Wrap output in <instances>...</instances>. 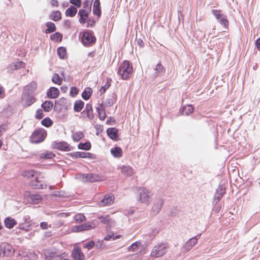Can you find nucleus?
<instances>
[{
	"label": "nucleus",
	"instance_id": "1",
	"mask_svg": "<svg viewBox=\"0 0 260 260\" xmlns=\"http://www.w3.org/2000/svg\"><path fill=\"white\" fill-rule=\"evenodd\" d=\"M133 73V67L128 60H124L119 66L117 71L118 75L123 80H127Z\"/></svg>",
	"mask_w": 260,
	"mask_h": 260
},
{
	"label": "nucleus",
	"instance_id": "2",
	"mask_svg": "<svg viewBox=\"0 0 260 260\" xmlns=\"http://www.w3.org/2000/svg\"><path fill=\"white\" fill-rule=\"evenodd\" d=\"M79 38L83 45L85 46H89L96 42V38L93 35V32L91 30H86L81 32L79 35Z\"/></svg>",
	"mask_w": 260,
	"mask_h": 260
},
{
	"label": "nucleus",
	"instance_id": "3",
	"mask_svg": "<svg viewBox=\"0 0 260 260\" xmlns=\"http://www.w3.org/2000/svg\"><path fill=\"white\" fill-rule=\"evenodd\" d=\"M46 136L47 132L44 129H36L32 133L29 141L31 143L38 144L44 141Z\"/></svg>",
	"mask_w": 260,
	"mask_h": 260
},
{
	"label": "nucleus",
	"instance_id": "4",
	"mask_svg": "<svg viewBox=\"0 0 260 260\" xmlns=\"http://www.w3.org/2000/svg\"><path fill=\"white\" fill-rule=\"evenodd\" d=\"M168 246L167 244L161 243L154 247L151 251V255L154 257H159L162 256L166 252V249Z\"/></svg>",
	"mask_w": 260,
	"mask_h": 260
},
{
	"label": "nucleus",
	"instance_id": "5",
	"mask_svg": "<svg viewBox=\"0 0 260 260\" xmlns=\"http://www.w3.org/2000/svg\"><path fill=\"white\" fill-rule=\"evenodd\" d=\"M82 179L85 182H94L104 181L105 177L98 174H84L82 175Z\"/></svg>",
	"mask_w": 260,
	"mask_h": 260
},
{
	"label": "nucleus",
	"instance_id": "6",
	"mask_svg": "<svg viewBox=\"0 0 260 260\" xmlns=\"http://www.w3.org/2000/svg\"><path fill=\"white\" fill-rule=\"evenodd\" d=\"M52 148L61 151H70L73 149V147L67 142L62 141L59 142H54L52 143Z\"/></svg>",
	"mask_w": 260,
	"mask_h": 260
},
{
	"label": "nucleus",
	"instance_id": "7",
	"mask_svg": "<svg viewBox=\"0 0 260 260\" xmlns=\"http://www.w3.org/2000/svg\"><path fill=\"white\" fill-rule=\"evenodd\" d=\"M72 256L74 260H84L85 256L77 244L75 245L72 252Z\"/></svg>",
	"mask_w": 260,
	"mask_h": 260
},
{
	"label": "nucleus",
	"instance_id": "8",
	"mask_svg": "<svg viewBox=\"0 0 260 260\" xmlns=\"http://www.w3.org/2000/svg\"><path fill=\"white\" fill-rule=\"evenodd\" d=\"M95 226L96 224L94 223L88 222L73 227L72 231L74 232H79L83 231L89 230L90 229H94Z\"/></svg>",
	"mask_w": 260,
	"mask_h": 260
},
{
	"label": "nucleus",
	"instance_id": "9",
	"mask_svg": "<svg viewBox=\"0 0 260 260\" xmlns=\"http://www.w3.org/2000/svg\"><path fill=\"white\" fill-rule=\"evenodd\" d=\"M35 179L31 180L29 183V186L35 189H41L47 187V185L45 184L44 182L39 179L38 176L35 177Z\"/></svg>",
	"mask_w": 260,
	"mask_h": 260
},
{
	"label": "nucleus",
	"instance_id": "10",
	"mask_svg": "<svg viewBox=\"0 0 260 260\" xmlns=\"http://www.w3.org/2000/svg\"><path fill=\"white\" fill-rule=\"evenodd\" d=\"M114 201V197L113 194H106L104 198L99 203L101 207L109 206L112 204Z\"/></svg>",
	"mask_w": 260,
	"mask_h": 260
},
{
	"label": "nucleus",
	"instance_id": "11",
	"mask_svg": "<svg viewBox=\"0 0 260 260\" xmlns=\"http://www.w3.org/2000/svg\"><path fill=\"white\" fill-rule=\"evenodd\" d=\"M36 101V99L33 95H29L26 93L23 94L22 98V102L23 105L25 107L30 106Z\"/></svg>",
	"mask_w": 260,
	"mask_h": 260
},
{
	"label": "nucleus",
	"instance_id": "12",
	"mask_svg": "<svg viewBox=\"0 0 260 260\" xmlns=\"http://www.w3.org/2000/svg\"><path fill=\"white\" fill-rule=\"evenodd\" d=\"M1 248L4 255L7 256L12 255L14 251L11 245L7 243H3Z\"/></svg>",
	"mask_w": 260,
	"mask_h": 260
},
{
	"label": "nucleus",
	"instance_id": "13",
	"mask_svg": "<svg viewBox=\"0 0 260 260\" xmlns=\"http://www.w3.org/2000/svg\"><path fill=\"white\" fill-rule=\"evenodd\" d=\"M151 194L145 188H141L140 192V200L144 203H148Z\"/></svg>",
	"mask_w": 260,
	"mask_h": 260
},
{
	"label": "nucleus",
	"instance_id": "14",
	"mask_svg": "<svg viewBox=\"0 0 260 260\" xmlns=\"http://www.w3.org/2000/svg\"><path fill=\"white\" fill-rule=\"evenodd\" d=\"M118 130L115 127L108 128L107 130V134L109 137L112 140L117 141L118 140Z\"/></svg>",
	"mask_w": 260,
	"mask_h": 260
},
{
	"label": "nucleus",
	"instance_id": "15",
	"mask_svg": "<svg viewBox=\"0 0 260 260\" xmlns=\"http://www.w3.org/2000/svg\"><path fill=\"white\" fill-rule=\"evenodd\" d=\"M70 155L72 158H92V154L89 152H74L71 153Z\"/></svg>",
	"mask_w": 260,
	"mask_h": 260
},
{
	"label": "nucleus",
	"instance_id": "16",
	"mask_svg": "<svg viewBox=\"0 0 260 260\" xmlns=\"http://www.w3.org/2000/svg\"><path fill=\"white\" fill-rule=\"evenodd\" d=\"M82 114L86 115V117L89 120H92L94 118L93 110L91 104H87L86 105L85 109L82 112Z\"/></svg>",
	"mask_w": 260,
	"mask_h": 260
},
{
	"label": "nucleus",
	"instance_id": "17",
	"mask_svg": "<svg viewBox=\"0 0 260 260\" xmlns=\"http://www.w3.org/2000/svg\"><path fill=\"white\" fill-rule=\"evenodd\" d=\"M37 171L31 169L23 171L21 175L23 177L25 178L26 179L28 180H31L36 176H37Z\"/></svg>",
	"mask_w": 260,
	"mask_h": 260
},
{
	"label": "nucleus",
	"instance_id": "18",
	"mask_svg": "<svg viewBox=\"0 0 260 260\" xmlns=\"http://www.w3.org/2000/svg\"><path fill=\"white\" fill-rule=\"evenodd\" d=\"M59 94V91L58 88L51 87H50L47 92V96L49 99H55L57 98Z\"/></svg>",
	"mask_w": 260,
	"mask_h": 260
},
{
	"label": "nucleus",
	"instance_id": "19",
	"mask_svg": "<svg viewBox=\"0 0 260 260\" xmlns=\"http://www.w3.org/2000/svg\"><path fill=\"white\" fill-rule=\"evenodd\" d=\"M100 5V0H95L93 6V13L99 17L102 14Z\"/></svg>",
	"mask_w": 260,
	"mask_h": 260
},
{
	"label": "nucleus",
	"instance_id": "20",
	"mask_svg": "<svg viewBox=\"0 0 260 260\" xmlns=\"http://www.w3.org/2000/svg\"><path fill=\"white\" fill-rule=\"evenodd\" d=\"M96 111L99 118L102 120H105L106 117V114L104 106L102 104L99 105L96 108Z\"/></svg>",
	"mask_w": 260,
	"mask_h": 260
},
{
	"label": "nucleus",
	"instance_id": "21",
	"mask_svg": "<svg viewBox=\"0 0 260 260\" xmlns=\"http://www.w3.org/2000/svg\"><path fill=\"white\" fill-rule=\"evenodd\" d=\"M78 15L80 16V23L84 24L88 17V13L85 10L81 9L79 11Z\"/></svg>",
	"mask_w": 260,
	"mask_h": 260
},
{
	"label": "nucleus",
	"instance_id": "22",
	"mask_svg": "<svg viewBox=\"0 0 260 260\" xmlns=\"http://www.w3.org/2000/svg\"><path fill=\"white\" fill-rule=\"evenodd\" d=\"M17 222L12 217H7L5 220V225L6 228L11 229L17 224Z\"/></svg>",
	"mask_w": 260,
	"mask_h": 260
},
{
	"label": "nucleus",
	"instance_id": "23",
	"mask_svg": "<svg viewBox=\"0 0 260 260\" xmlns=\"http://www.w3.org/2000/svg\"><path fill=\"white\" fill-rule=\"evenodd\" d=\"M112 155L115 157H120L122 155V150L119 147H115L110 150Z\"/></svg>",
	"mask_w": 260,
	"mask_h": 260
},
{
	"label": "nucleus",
	"instance_id": "24",
	"mask_svg": "<svg viewBox=\"0 0 260 260\" xmlns=\"http://www.w3.org/2000/svg\"><path fill=\"white\" fill-rule=\"evenodd\" d=\"M198 242V239L194 237L189 239L185 245V248L186 250L190 249Z\"/></svg>",
	"mask_w": 260,
	"mask_h": 260
},
{
	"label": "nucleus",
	"instance_id": "25",
	"mask_svg": "<svg viewBox=\"0 0 260 260\" xmlns=\"http://www.w3.org/2000/svg\"><path fill=\"white\" fill-rule=\"evenodd\" d=\"M121 172L124 175L127 176H131L134 173L132 168L129 166H123L121 167Z\"/></svg>",
	"mask_w": 260,
	"mask_h": 260
},
{
	"label": "nucleus",
	"instance_id": "26",
	"mask_svg": "<svg viewBox=\"0 0 260 260\" xmlns=\"http://www.w3.org/2000/svg\"><path fill=\"white\" fill-rule=\"evenodd\" d=\"M55 156V154L51 151H46L40 154L39 157L42 159H52Z\"/></svg>",
	"mask_w": 260,
	"mask_h": 260
},
{
	"label": "nucleus",
	"instance_id": "27",
	"mask_svg": "<svg viewBox=\"0 0 260 260\" xmlns=\"http://www.w3.org/2000/svg\"><path fill=\"white\" fill-rule=\"evenodd\" d=\"M84 106V103L81 100L76 101L74 105V110L76 112H80Z\"/></svg>",
	"mask_w": 260,
	"mask_h": 260
},
{
	"label": "nucleus",
	"instance_id": "28",
	"mask_svg": "<svg viewBox=\"0 0 260 260\" xmlns=\"http://www.w3.org/2000/svg\"><path fill=\"white\" fill-rule=\"evenodd\" d=\"M53 106V103L50 101H46L42 103L41 107L45 112H49Z\"/></svg>",
	"mask_w": 260,
	"mask_h": 260
},
{
	"label": "nucleus",
	"instance_id": "29",
	"mask_svg": "<svg viewBox=\"0 0 260 260\" xmlns=\"http://www.w3.org/2000/svg\"><path fill=\"white\" fill-rule=\"evenodd\" d=\"M84 137V135L82 132L78 131L74 132L72 135V138L74 141L78 142L82 139Z\"/></svg>",
	"mask_w": 260,
	"mask_h": 260
},
{
	"label": "nucleus",
	"instance_id": "30",
	"mask_svg": "<svg viewBox=\"0 0 260 260\" xmlns=\"http://www.w3.org/2000/svg\"><path fill=\"white\" fill-rule=\"evenodd\" d=\"M47 28L45 29V32L46 34H50L54 32L56 29V26L54 23L52 22H48L46 24Z\"/></svg>",
	"mask_w": 260,
	"mask_h": 260
},
{
	"label": "nucleus",
	"instance_id": "31",
	"mask_svg": "<svg viewBox=\"0 0 260 260\" xmlns=\"http://www.w3.org/2000/svg\"><path fill=\"white\" fill-rule=\"evenodd\" d=\"M92 90L90 87H86L82 93V97L85 100L89 99L92 95Z\"/></svg>",
	"mask_w": 260,
	"mask_h": 260
},
{
	"label": "nucleus",
	"instance_id": "32",
	"mask_svg": "<svg viewBox=\"0 0 260 260\" xmlns=\"http://www.w3.org/2000/svg\"><path fill=\"white\" fill-rule=\"evenodd\" d=\"M98 218L103 224H109L112 223V220L108 215H102L98 217Z\"/></svg>",
	"mask_w": 260,
	"mask_h": 260
},
{
	"label": "nucleus",
	"instance_id": "33",
	"mask_svg": "<svg viewBox=\"0 0 260 260\" xmlns=\"http://www.w3.org/2000/svg\"><path fill=\"white\" fill-rule=\"evenodd\" d=\"M50 18L54 21H59L61 19V13L59 11H53L50 15Z\"/></svg>",
	"mask_w": 260,
	"mask_h": 260
},
{
	"label": "nucleus",
	"instance_id": "34",
	"mask_svg": "<svg viewBox=\"0 0 260 260\" xmlns=\"http://www.w3.org/2000/svg\"><path fill=\"white\" fill-rule=\"evenodd\" d=\"M51 40L55 42H60L62 41V35L59 32H56L50 36Z\"/></svg>",
	"mask_w": 260,
	"mask_h": 260
},
{
	"label": "nucleus",
	"instance_id": "35",
	"mask_svg": "<svg viewBox=\"0 0 260 260\" xmlns=\"http://www.w3.org/2000/svg\"><path fill=\"white\" fill-rule=\"evenodd\" d=\"M194 108L192 105H189L183 107L182 109V114L188 115L193 112Z\"/></svg>",
	"mask_w": 260,
	"mask_h": 260
},
{
	"label": "nucleus",
	"instance_id": "36",
	"mask_svg": "<svg viewBox=\"0 0 260 260\" xmlns=\"http://www.w3.org/2000/svg\"><path fill=\"white\" fill-rule=\"evenodd\" d=\"M77 9L71 6V7L67 9L66 11V15L68 17H74L76 14L77 13Z\"/></svg>",
	"mask_w": 260,
	"mask_h": 260
},
{
	"label": "nucleus",
	"instance_id": "37",
	"mask_svg": "<svg viewBox=\"0 0 260 260\" xmlns=\"http://www.w3.org/2000/svg\"><path fill=\"white\" fill-rule=\"evenodd\" d=\"M91 145L89 142H86L85 143H80L78 145V148L79 149L89 150L91 149Z\"/></svg>",
	"mask_w": 260,
	"mask_h": 260
},
{
	"label": "nucleus",
	"instance_id": "38",
	"mask_svg": "<svg viewBox=\"0 0 260 260\" xmlns=\"http://www.w3.org/2000/svg\"><path fill=\"white\" fill-rule=\"evenodd\" d=\"M57 54L61 59L67 58V50L64 47H60L57 49Z\"/></svg>",
	"mask_w": 260,
	"mask_h": 260
},
{
	"label": "nucleus",
	"instance_id": "39",
	"mask_svg": "<svg viewBox=\"0 0 260 260\" xmlns=\"http://www.w3.org/2000/svg\"><path fill=\"white\" fill-rule=\"evenodd\" d=\"M29 198L35 203H38L42 200V197L40 194L31 193L29 194Z\"/></svg>",
	"mask_w": 260,
	"mask_h": 260
},
{
	"label": "nucleus",
	"instance_id": "40",
	"mask_svg": "<svg viewBox=\"0 0 260 260\" xmlns=\"http://www.w3.org/2000/svg\"><path fill=\"white\" fill-rule=\"evenodd\" d=\"M52 81L58 85H60L62 83V79L59 77L57 74H54L52 78Z\"/></svg>",
	"mask_w": 260,
	"mask_h": 260
},
{
	"label": "nucleus",
	"instance_id": "41",
	"mask_svg": "<svg viewBox=\"0 0 260 260\" xmlns=\"http://www.w3.org/2000/svg\"><path fill=\"white\" fill-rule=\"evenodd\" d=\"M74 218L75 221L77 223L82 222L86 219L85 216L81 213L76 214Z\"/></svg>",
	"mask_w": 260,
	"mask_h": 260
},
{
	"label": "nucleus",
	"instance_id": "42",
	"mask_svg": "<svg viewBox=\"0 0 260 260\" xmlns=\"http://www.w3.org/2000/svg\"><path fill=\"white\" fill-rule=\"evenodd\" d=\"M41 123L43 125L48 127L53 124V122L49 118H45L41 121Z\"/></svg>",
	"mask_w": 260,
	"mask_h": 260
},
{
	"label": "nucleus",
	"instance_id": "43",
	"mask_svg": "<svg viewBox=\"0 0 260 260\" xmlns=\"http://www.w3.org/2000/svg\"><path fill=\"white\" fill-rule=\"evenodd\" d=\"M225 192V189L224 188H219L217 190V192L216 194V197L217 198V200H220Z\"/></svg>",
	"mask_w": 260,
	"mask_h": 260
},
{
	"label": "nucleus",
	"instance_id": "44",
	"mask_svg": "<svg viewBox=\"0 0 260 260\" xmlns=\"http://www.w3.org/2000/svg\"><path fill=\"white\" fill-rule=\"evenodd\" d=\"M141 245L140 242H136L135 243L132 244L128 248V250L129 251H135Z\"/></svg>",
	"mask_w": 260,
	"mask_h": 260
},
{
	"label": "nucleus",
	"instance_id": "45",
	"mask_svg": "<svg viewBox=\"0 0 260 260\" xmlns=\"http://www.w3.org/2000/svg\"><path fill=\"white\" fill-rule=\"evenodd\" d=\"M212 13L213 15L218 20H219L224 15L221 13V11L220 10H212Z\"/></svg>",
	"mask_w": 260,
	"mask_h": 260
},
{
	"label": "nucleus",
	"instance_id": "46",
	"mask_svg": "<svg viewBox=\"0 0 260 260\" xmlns=\"http://www.w3.org/2000/svg\"><path fill=\"white\" fill-rule=\"evenodd\" d=\"M55 256V253L52 251H47L45 254V260H51Z\"/></svg>",
	"mask_w": 260,
	"mask_h": 260
},
{
	"label": "nucleus",
	"instance_id": "47",
	"mask_svg": "<svg viewBox=\"0 0 260 260\" xmlns=\"http://www.w3.org/2000/svg\"><path fill=\"white\" fill-rule=\"evenodd\" d=\"M219 23L222 25L224 27L227 28L229 25V21L226 18V17L223 16L219 20Z\"/></svg>",
	"mask_w": 260,
	"mask_h": 260
},
{
	"label": "nucleus",
	"instance_id": "48",
	"mask_svg": "<svg viewBox=\"0 0 260 260\" xmlns=\"http://www.w3.org/2000/svg\"><path fill=\"white\" fill-rule=\"evenodd\" d=\"M111 81L112 80L110 78H107L106 80V84L104 85V86L102 87L101 90H103L104 92L107 90L110 87Z\"/></svg>",
	"mask_w": 260,
	"mask_h": 260
},
{
	"label": "nucleus",
	"instance_id": "49",
	"mask_svg": "<svg viewBox=\"0 0 260 260\" xmlns=\"http://www.w3.org/2000/svg\"><path fill=\"white\" fill-rule=\"evenodd\" d=\"M95 243L93 241H90L89 242L85 243L83 245V248L87 249L88 250L91 249L94 246Z\"/></svg>",
	"mask_w": 260,
	"mask_h": 260
},
{
	"label": "nucleus",
	"instance_id": "50",
	"mask_svg": "<svg viewBox=\"0 0 260 260\" xmlns=\"http://www.w3.org/2000/svg\"><path fill=\"white\" fill-rule=\"evenodd\" d=\"M78 92L79 90L76 87H72L70 89V94L71 96L74 97L78 94Z\"/></svg>",
	"mask_w": 260,
	"mask_h": 260
},
{
	"label": "nucleus",
	"instance_id": "51",
	"mask_svg": "<svg viewBox=\"0 0 260 260\" xmlns=\"http://www.w3.org/2000/svg\"><path fill=\"white\" fill-rule=\"evenodd\" d=\"M44 116L43 111L41 109H38L37 110L36 113L35 117L36 119H41Z\"/></svg>",
	"mask_w": 260,
	"mask_h": 260
},
{
	"label": "nucleus",
	"instance_id": "52",
	"mask_svg": "<svg viewBox=\"0 0 260 260\" xmlns=\"http://www.w3.org/2000/svg\"><path fill=\"white\" fill-rule=\"evenodd\" d=\"M155 70L156 71V73L158 74L163 72L164 67L161 63H159L156 64Z\"/></svg>",
	"mask_w": 260,
	"mask_h": 260
},
{
	"label": "nucleus",
	"instance_id": "53",
	"mask_svg": "<svg viewBox=\"0 0 260 260\" xmlns=\"http://www.w3.org/2000/svg\"><path fill=\"white\" fill-rule=\"evenodd\" d=\"M70 2L71 4L75 5L77 7H80L81 5V0H70Z\"/></svg>",
	"mask_w": 260,
	"mask_h": 260
},
{
	"label": "nucleus",
	"instance_id": "54",
	"mask_svg": "<svg viewBox=\"0 0 260 260\" xmlns=\"http://www.w3.org/2000/svg\"><path fill=\"white\" fill-rule=\"evenodd\" d=\"M66 256V253H63L60 255H56V257L57 258V260H61L62 259V260H71L69 258H65Z\"/></svg>",
	"mask_w": 260,
	"mask_h": 260
},
{
	"label": "nucleus",
	"instance_id": "55",
	"mask_svg": "<svg viewBox=\"0 0 260 260\" xmlns=\"http://www.w3.org/2000/svg\"><path fill=\"white\" fill-rule=\"evenodd\" d=\"M40 226L43 230H47L49 227H51V225L49 226L46 222H42L40 223Z\"/></svg>",
	"mask_w": 260,
	"mask_h": 260
},
{
	"label": "nucleus",
	"instance_id": "56",
	"mask_svg": "<svg viewBox=\"0 0 260 260\" xmlns=\"http://www.w3.org/2000/svg\"><path fill=\"white\" fill-rule=\"evenodd\" d=\"M5 96V90L4 88L0 85V98H4Z\"/></svg>",
	"mask_w": 260,
	"mask_h": 260
},
{
	"label": "nucleus",
	"instance_id": "57",
	"mask_svg": "<svg viewBox=\"0 0 260 260\" xmlns=\"http://www.w3.org/2000/svg\"><path fill=\"white\" fill-rule=\"evenodd\" d=\"M63 224V221L61 220H58L55 222V225L57 228H59L62 226Z\"/></svg>",
	"mask_w": 260,
	"mask_h": 260
},
{
	"label": "nucleus",
	"instance_id": "58",
	"mask_svg": "<svg viewBox=\"0 0 260 260\" xmlns=\"http://www.w3.org/2000/svg\"><path fill=\"white\" fill-rule=\"evenodd\" d=\"M70 215L69 213H60L57 215L58 216L60 217H67Z\"/></svg>",
	"mask_w": 260,
	"mask_h": 260
},
{
	"label": "nucleus",
	"instance_id": "59",
	"mask_svg": "<svg viewBox=\"0 0 260 260\" xmlns=\"http://www.w3.org/2000/svg\"><path fill=\"white\" fill-rule=\"evenodd\" d=\"M6 131V128L3 125H0V137L3 135V133Z\"/></svg>",
	"mask_w": 260,
	"mask_h": 260
},
{
	"label": "nucleus",
	"instance_id": "60",
	"mask_svg": "<svg viewBox=\"0 0 260 260\" xmlns=\"http://www.w3.org/2000/svg\"><path fill=\"white\" fill-rule=\"evenodd\" d=\"M255 45L257 48L260 50V37L258 38L255 41Z\"/></svg>",
	"mask_w": 260,
	"mask_h": 260
},
{
	"label": "nucleus",
	"instance_id": "61",
	"mask_svg": "<svg viewBox=\"0 0 260 260\" xmlns=\"http://www.w3.org/2000/svg\"><path fill=\"white\" fill-rule=\"evenodd\" d=\"M51 3L53 6L57 7L58 6V2L57 0H51Z\"/></svg>",
	"mask_w": 260,
	"mask_h": 260
},
{
	"label": "nucleus",
	"instance_id": "62",
	"mask_svg": "<svg viewBox=\"0 0 260 260\" xmlns=\"http://www.w3.org/2000/svg\"><path fill=\"white\" fill-rule=\"evenodd\" d=\"M112 237H113V234L111 235H108L104 238V239L106 241H108V240H110L111 239H112Z\"/></svg>",
	"mask_w": 260,
	"mask_h": 260
},
{
	"label": "nucleus",
	"instance_id": "63",
	"mask_svg": "<svg viewBox=\"0 0 260 260\" xmlns=\"http://www.w3.org/2000/svg\"><path fill=\"white\" fill-rule=\"evenodd\" d=\"M121 237V235H116V236H114V234H113V237H112V239L113 240H116L117 239L120 238Z\"/></svg>",
	"mask_w": 260,
	"mask_h": 260
},
{
	"label": "nucleus",
	"instance_id": "64",
	"mask_svg": "<svg viewBox=\"0 0 260 260\" xmlns=\"http://www.w3.org/2000/svg\"><path fill=\"white\" fill-rule=\"evenodd\" d=\"M18 63L19 64V67H24L25 64L22 61L18 62Z\"/></svg>",
	"mask_w": 260,
	"mask_h": 260
}]
</instances>
